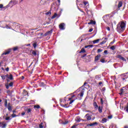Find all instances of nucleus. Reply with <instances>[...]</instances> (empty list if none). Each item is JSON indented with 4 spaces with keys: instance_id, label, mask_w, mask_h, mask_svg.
Returning a JSON list of instances; mask_svg holds the SVG:
<instances>
[{
    "instance_id": "f257e3e1",
    "label": "nucleus",
    "mask_w": 128,
    "mask_h": 128,
    "mask_svg": "<svg viewBox=\"0 0 128 128\" xmlns=\"http://www.w3.org/2000/svg\"><path fill=\"white\" fill-rule=\"evenodd\" d=\"M126 22L122 20L120 22L116 25V30L119 34H122L124 30H126Z\"/></svg>"
},
{
    "instance_id": "f03ea898",
    "label": "nucleus",
    "mask_w": 128,
    "mask_h": 128,
    "mask_svg": "<svg viewBox=\"0 0 128 128\" xmlns=\"http://www.w3.org/2000/svg\"><path fill=\"white\" fill-rule=\"evenodd\" d=\"M121 78L123 82H128L126 80L128 78V73H125L121 74Z\"/></svg>"
},
{
    "instance_id": "7ed1b4c3",
    "label": "nucleus",
    "mask_w": 128,
    "mask_h": 128,
    "mask_svg": "<svg viewBox=\"0 0 128 128\" xmlns=\"http://www.w3.org/2000/svg\"><path fill=\"white\" fill-rule=\"evenodd\" d=\"M4 106L5 108H8V110L10 112L12 110V106H10V103H8V100H6L4 101Z\"/></svg>"
},
{
    "instance_id": "20e7f679",
    "label": "nucleus",
    "mask_w": 128,
    "mask_h": 128,
    "mask_svg": "<svg viewBox=\"0 0 128 128\" xmlns=\"http://www.w3.org/2000/svg\"><path fill=\"white\" fill-rule=\"evenodd\" d=\"M10 52H12V49L9 48L2 53V56H6V54H10Z\"/></svg>"
},
{
    "instance_id": "39448f33",
    "label": "nucleus",
    "mask_w": 128,
    "mask_h": 128,
    "mask_svg": "<svg viewBox=\"0 0 128 128\" xmlns=\"http://www.w3.org/2000/svg\"><path fill=\"white\" fill-rule=\"evenodd\" d=\"M0 128H6V126H8V124L6 123V122H0Z\"/></svg>"
},
{
    "instance_id": "423d86ee",
    "label": "nucleus",
    "mask_w": 128,
    "mask_h": 128,
    "mask_svg": "<svg viewBox=\"0 0 128 128\" xmlns=\"http://www.w3.org/2000/svg\"><path fill=\"white\" fill-rule=\"evenodd\" d=\"M64 26L66 24L64 23H61L59 24V28L62 30H65Z\"/></svg>"
},
{
    "instance_id": "0eeeda50",
    "label": "nucleus",
    "mask_w": 128,
    "mask_h": 128,
    "mask_svg": "<svg viewBox=\"0 0 128 128\" xmlns=\"http://www.w3.org/2000/svg\"><path fill=\"white\" fill-rule=\"evenodd\" d=\"M14 86V82H10L9 84H6L5 86H6V88L8 90L10 86Z\"/></svg>"
},
{
    "instance_id": "6e6552de",
    "label": "nucleus",
    "mask_w": 128,
    "mask_h": 128,
    "mask_svg": "<svg viewBox=\"0 0 128 128\" xmlns=\"http://www.w3.org/2000/svg\"><path fill=\"white\" fill-rule=\"evenodd\" d=\"M85 117L86 118L87 120H92V116L90 114H87L85 115Z\"/></svg>"
},
{
    "instance_id": "1a4fd4ad",
    "label": "nucleus",
    "mask_w": 128,
    "mask_h": 128,
    "mask_svg": "<svg viewBox=\"0 0 128 128\" xmlns=\"http://www.w3.org/2000/svg\"><path fill=\"white\" fill-rule=\"evenodd\" d=\"M78 100V98L76 97L74 99H72V97L68 98V100H70V102L69 103V104H72V102H74V100Z\"/></svg>"
},
{
    "instance_id": "9d476101",
    "label": "nucleus",
    "mask_w": 128,
    "mask_h": 128,
    "mask_svg": "<svg viewBox=\"0 0 128 128\" xmlns=\"http://www.w3.org/2000/svg\"><path fill=\"white\" fill-rule=\"evenodd\" d=\"M52 34V29L50 31L46 32L44 34V36H50V34Z\"/></svg>"
},
{
    "instance_id": "9b49d317",
    "label": "nucleus",
    "mask_w": 128,
    "mask_h": 128,
    "mask_svg": "<svg viewBox=\"0 0 128 128\" xmlns=\"http://www.w3.org/2000/svg\"><path fill=\"white\" fill-rule=\"evenodd\" d=\"M117 58H119L120 60H123V62H126V60L124 58L122 57V55H118L117 56Z\"/></svg>"
},
{
    "instance_id": "f8f14e48",
    "label": "nucleus",
    "mask_w": 128,
    "mask_h": 128,
    "mask_svg": "<svg viewBox=\"0 0 128 128\" xmlns=\"http://www.w3.org/2000/svg\"><path fill=\"white\" fill-rule=\"evenodd\" d=\"M98 124L96 122H94L93 123H90L88 125V126H98Z\"/></svg>"
},
{
    "instance_id": "ddd939ff",
    "label": "nucleus",
    "mask_w": 128,
    "mask_h": 128,
    "mask_svg": "<svg viewBox=\"0 0 128 128\" xmlns=\"http://www.w3.org/2000/svg\"><path fill=\"white\" fill-rule=\"evenodd\" d=\"M100 54H98L95 57L94 62H98L100 58Z\"/></svg>"
},
{
    "instance_id": "4468645a",
    "label": "nucleus",
    "mask_w": 128,
    "mask_h": 128,
    "mask_svg": "<svg viewBox=\"0 0 128 128\" xmlns=\"http://www.w3.org/2000/svg\"><path fill=\"white\" fill-rule=\"evenodd\" d=\"M96 21H94L92 20H90V22H88V24H92L93 26L96 25Z\"/></svg>"
},
{
    "instance_id": "2eb2a0df",
    "label": "nucleus",
    "mask_w": 128,
    "mask_h": 128,
    "mask_svg": "<svg viewBox=\"0 0 128 128\" xmlns=\"http://www.w3.org/2000/svg\"><path fill=\"white\" fill-rule=\"evenodd\" d=\"M119 94H120V96H122V94H124V88H122L120 90V92L119 93Z\"/></svg>"
},
{
    "instance_id": "dca6fc26",
    "label": "nucleus",
    "mask_w": 128,
    "mask_h": 128,
    "mask_svg": "<svg viewBox=\"0 0 128 128\" xmlns=\"http://www.w3.org/2000/svg\"><path fill=\"white\" fill-rule=\"evenodd\" d=\"M122 88L124 90V94H128V87H122Z\"/></svg>"
},
{
    "instance_id": "f3484780",
    "label": "nucleus",
    "mask_w": 128,
    "mask_h": 128,
    "mask_svg": "<svg viewBox=\"0 0 128 128\" xmlns=\"http://www.w3.org/2000/svg\"><path fill=\"white\" fill-rule=\"evenodd\" d=\"M55 18H60V16H58V14L56 13H54V15L52 16L51 18L52 20H54Z\"/></svg>"
},
{
    "instance_id": "a211bd4d",
    "label": "nucleus",
    "mask_w": 128,
    "mask_h": 128,
    "mask_svg": "<svg viewBox=\"0 0 128 128\" xmlns=\"http://www.w3.org/2000/svg\"><path fill=\"white\" fill-rule=\"evenodd\" d=\"M61 106H62V108H68L70 107V106H68V104H60Z\"/></svg>"
},
{
    "instance_id": "6ab92c4d",
    "label": "nucleus",
    "mask_w": 128,
    "mask_h": 128,
    "mask_svg": "<svg viewBox=\"0 0 128 128\" xmlns=\"http://www.w3.org/2000/svg\"><path fill=\"white\" fill-rule=\"evenodd\" d=\"M8 79L10 80H14V76H12V74H10L8 77Z\"/></svg>"
},
{
    "instance_id": "aec40b11",
    "label": "nucleus",
    "mask_w": 128,
    "mask_h": 128,
    "mask_svg": "<svg viewBox=\"0 0 128 128\" xmlns=\"http://www.w3.org/2000/svg\"><path fill=\"white\" fill-rule=\"evenodd\" d=\"M98 110L100 114L102 112V106H99L98 108Z\"/></svg>"
},
{
    "instance_id": "412c9836",
    "label": "nucleus",
    "mask_w": 128,
    "mask_h": 128,
    "mask_svg": "<svg viewBox=\"0 0 128 128\" xmlns=\"http://www.w3.org/2000/svg\"><path fill=\"white\" fill-rule=\"evenodd\" d=\"M84 90H82L79 94H78V96H80V98H82L84 96Z\"/></svg>"
},
{
    "instance_id": "4be33fe9",
    "label": "nucleus",
    "mask_w": 128,
    "mask_h": 128,
    "mask_svg": "<svg viewBox=\"0 0 128 128\" xmlns=\"http://www.w3.org/2000/svg\"><path fill=\"white\" fill-rule=\"evenodd\" d=\"M93 105L95 108L97 109L98 108V104H96V102H94Z\"/></svg>"
},
{
    "instance_id": "5701e85b",
    "label": "nucleus",
    "mask_w": 128,
    "mask_h": 128,
    "mask_svg": "<svg viewBox=\"0 0 128 128\" xmlns=\"http://www.w3.org/2000/svg\"><path fill=\"white\" fill-rule=\"evenodd\" d=\"M108 122V119L106 118H103L102 120V124H104V122Z\"/></svg>"
},
{
    "instance_id": "b1692460",
    "label": "nucleus",
    "mask_w": 128,
    "mask_h": 128,
    "mask_svg": "<svg viewBox=\"0 0 128 128\" xmlns=\"http://www.w3.org/2000/svg\"><path fill=\"white\" fill-rule=\"evenodd\" d=\"M100 39H97L93 41V44H98L100 41Z\"/></svg>"
},
{
    "instance_id": "393cba45",
    "label": "nucleus",
    "mask_w": 128,
    "mask_h": 128,
    "mask_svg": "<svg viewBox=\"0 0 128 128\" xmlns=\"http://www.w3.org/2000/svg\"><path fill=\"white\" fill-rule=\"evenodd\" d=\"M94 46V45L92 44H90V45H88L84 46L85 48H92Z\"/></svg>"
},
{
    "instance_id": "a878e982",
    "label": "nucleus",
    "mask_w": 128,
    "mask_h": 128,
    "mask_svg": "<svg viewBox=\"0 0 128 128\" xmlns=\"http://www.w3.org/2000/svg\"><path fill=\"white\" fill-rule=\"evenodd\" d=\"M122 2H120L118 4V8H122Z\"/></svg>"
},
{
    "instance_id": "bb28decb",
    "label": "nucleus",
    "mask_w": 128,
    "mask_h": 128,
    "mask_svg": "<svg viewBox=\"0 0 128 128\" xmlns=\"http://www.w3.org/2000/svg\"><path fill=\"white\" fill-rule=\"evenodd\" d=\"M84 53L86 52V50H84V48H82L81 50L79 52V54H82V53Z\"/></svg>"
},
{
    "instance_id": "cd10ccee",
    "label": "nucleus",
    "mask_w": 128,
    "mask_h": 128,
    "mask_svg": "<svg viewBox=\"0 0 128 128\" xmlns=\"http://www.w3.org/2000/svg\"><path fill=\"white\" fill-rule=\"evenodd\" d=\"M83 4L84 6H90V4H88V1H84L83 2Z\"/></svg>"
},
{
    "instance_id": "c85d7f7f",
    "label": "nucleus",
    "mask_w": 128,
    "mask_h": 128,
    "mask_svg": "<svg viewBox=\"0 0 128 128\" xmlns=\"http://www.w3.org/2000/svg\"><path fill=\"white\" fill-rule=\"evenodd\" d=\"M124 110L126 112H128V102L127 103V106L124 107Z\"/></svg>"
},
{
    "instance_id": "c756f323",
    "label": "nucleus",
    "mask_w": 128,
    "mask_h": 128,
    "mask_svg": "<svg viewBox=\"0 0 128 128\" xmlns=\"http://www.w3.org/2000/svg\"><path fill=\"white\" fill-rule=\"evenodd\" d=\"M96 80H100V75H97L95 76Z\"/></svg>"
},
{
    "instance_id": "7c9ffc66",
    "label": "nucleus",
    "mask_w": 128,
    "mask_h": 128,
    "mask_svg": "<svg viewBox=\"0 0 128 128\" xmlns=\"http://www.w3.org/2000/svg\"><path fill=\"white\" fill-rule=\"evenodd\" d=\"M34 108H38V109L40 108V105H38V104L34 105Z\"/></svg>"
},
{
    "instance_id": "2f4dec72",
    "label": "nucleus",
    "mask_w": 128,
    "mask_h": 128,
    "mask_svg": "<svg viewBox=\"0 0 128 128\" xmlns=\"http://www.w3.org/2000/svg\"><path fill=\"white\" fill-rule=\"evenodd\" d=\"M32 54H33V56H36V50H32Z\"/></svg>"
},
{
    "instance_id": "473e14b6",
    "label": "nucleus",
    "mask_w": 128,
    "mask_h": 128,
    "mask_svg": "<svg viewBox=\"0 0 128 128\" xmlns=\"http://www.w3.org/2000/svg\"><path fill=\"white\" fill-rule=\"evenodd\" d=\"M33 46L34 48H36V46H37V44H36V42L34 43L33 44Z\"/></svg>"
},
{
    "instance_id": "72a5a7b5",
    "label": "nucleus",
    "mask_w": 128,
    "mask_h": 128,
    "mask_svg": "<svg viewBox=\"0 0 128 128\" xmlns=\"http://www.w3.org/2000/svg\"><path fill=\"white\" fill-rule=\"evenodd\" d=\"M76 118H77V120H76V122H80L81 120L80 118V117L78 116Z\"/></svg>"
},
{
    "instance_id": "f704fd0d",
    "label": "nucleus",
    "mask_w": 128,
    "mask_h": 128,
    "mask_svg": "<svg viewBox=\"0 0 128 128\" xmlns=\"http://www.w3.org/2000/svg\"><path fill=\"white\" fill-rule=\"evenodd\" d=\"M26 110L27 111L28 114H30V112H32V109L28 108L27 110Z\"/></svg>"
},
{
    "instance_id": "c9c22d12",
    "label": "nucleus",
    "mask_w": 128,
    "mask_h": 128,
    "mask_svg": "<svg viewBox=\"0 0 128 128\" xmlns=\"http://www.w3.org/2000/svg\"><path fill=\"white\" fill-rule=\"evenodd\" d=\"M18 46H16L13 48V50L14 52H16V50H18Z\"/></svg>"
},
{
    "instance_id": "e433bc0d",
    "label": "nucleus",
    "mask_w": 128,
    "mask_h": 128,
    "mask_svg": "<svg viewBox=\"0 0 128 128\" xmlns=\"http://www.w3.org/2000/svg\"><path fill=\"white\" fill-rule=\"evenodd\" d=\"M42 124H44L42 122H41L40 124H39V128H44V126H42Z\"/></svg>"
},
{
    "instance_id": "4c0bfd02",
    "label": "nucleus",
    "mask_w": 128,
    "mask_h": 128,
    "mask_svg": "<svg viewBox=\"0 0 128 128\" xmlns=\"http://www.w3.org/2000/svg\"><path fill=\"white\" fill-rule=\"evenodd\" d=\"M106 42V40H104L103 42H100V44L102 46V44H104Z\"/></svg>"
},
{
    "instance_id": "58836bf2",
    "label": "nucleus",
    "mask_w": 128,
    "mask_h": 128,
    "mask_svg": "<svg viewBox=\"0 0 128 128\" xmlns=\"http://www.w3.org/2000/svg\"><path fill=\"white\" fill-rule=\"evenodd\" d=\"M110 50H116V47L114 46H112L110 48Z\"/></svg>"
},
{
    "instance_id": "ea45409f",
    "label": "nucleus",
    "mask_w": 128,
    "mask_h": 128,
    "mask_svg": "<svg viewBox=\"0 0 128 128\" xmlns=\"http://www.w3.org/2000/svg\"><path fill=\"white\" fill-rule=\"evenodd\" d=\"M76 98V95L73 94L71 96V98L72 100H74V98Z\"/></svg>"
},
{
    "instance_id": "a19ab883",
    "label": "nucleus",
    "mask_w": 128,
    "mask_h": 128,
    "mask_svg": "<svg viewBox=\"0 0 128 128\" xmlns=\"http://www.w3.org/2000/svg\"><path fill=\"white\" fill-rule=\"evenodd\" d=\"M12 118H16V116H18V115H16L14 114H12Z\"/></svg>"
},
{
    "instance_id": "79ce46f5",
    "label": "nucleus",
    "mask_w": 128,
    "mask_h": 128,
    "mask_svg": "<svg viewBox=\"0 0 128 128\" xmlns=\"http://www.w3.org/2000/svg\"><path fill=\"white\" fill-rule=\"evenodd\" d=\"M68 124V121H65L64 122H62V124Z\"/></svg>"
},
{
    "instance_id": "37998d69",
    "label": "nucleus",
    "mask_w": 128,
    "mask_h": 128,
    "mask_svg": "<svg viewBox=\"0 0 128 128\" xmlns=\"http://www.w3.org/2000/svg\"><path fill=\"white\" fill-rule=\"evenodd\" d=\"M46 16L50 15V14H52V12H50V11H49V12H46Z\"/></svg>"
},
{
    "instance_id": "c03bdc74",
    "label": "nucleus",
    "mask_w": 128,
    "mask_h": 128,
    "mask_svg": "<svg viewBox=\"0 0 128 128\" xmlns=\"http://www.w3.org/2000/svg\"><path fill=\"white\" fill-rule=\"evenodd\" d=\"M40 84L41 86H46V84H44V82H42L41 83H40Z\"/></svg>"
},
{
    "instance_id": "a18cd8bd",
    "label": "nucleus",
    "mask_w": 128,
    "mask_h": 128,
    "mask_svg": "<svg viewBox=\"0 0 128 128\" xmlns=\"http://www.w3.org/2000/svg\"><path fill=\"white\" fill-rule=\"evenodd\" d=\"M100 62L102 63L106 62V60L104 58H102L100 60Z\"/></svg>"
},
{
    "instance_id": "49530a36",
    "label": "nucleus",
    "mask_w": 128,
    "mask_h": 128,
    "mask_svg": "<svg viewBox=\"0 0 128 128\" xmlns=\"http://www.w3.org/2000/svg\"><path fill=\"white\" fill-rule=\"evenodd\" d=\"M102 52V50L99 48L97 52L100 53V52Z\"/></svg>"
},
{
    "instance_id": "de8ad7c7",
    "label": "nucleus",
    "mask_w": 128,
    "mask_h": 128,
    "mask_svg": "<svg viewBox=\"0 0 128 128\" xmlns=\"http://www.w3.org/2000/svg\"><path fill=\"white\" fill-rule=\"evenodd\" d=\"M1 78H2V80H6V76H4V75H3V76H1Z\"/></svg>"
},
{
    "instance_id": "09e8293b",
    "label": "nucleus",
    "mask_w": 128,
    "mask_h": 128,
    "mask_svg": "<svg viewBox=\"0 0 128 128\" xmlns=\"http://www.w3.org/2000/svg\"><path fill=\"white\" fill-rule=\"evenodd\" d=\"M6 120H10V116H7L6 117V118H5Z\"/></svg>"
},
{
    "instance_id": "8fccbe9b",
    "label": "nucleus",
    "mask_w": 128,
    "mask_h": 128,
    "mask_svg": "<svg viewBox=\"0 0 128 128\" xmlns=\"http://www.w3.org/2000/svg\"><path fill=\"white\" fill-rule=\"evenodd\" d=\"M100 103L101 104H104V100H102V98H100Z\"/></svg>"
},
{
    "instance_id": "3c124183",
    "label": "nucleus",
    "mask_w": 128,
    "mask_h": 128,
    "mask_svg": "<svg viewBox=\"0 0 128 128\" xmlns=\"http://www.w3.org/2000/svg\"><path fill=\"white\" fill-rule=\"evenodd\" d=\"M108 118H109V120H110V119L112 118V115L108 116Z\"/></svg>"
},
{
    "instance_id": "603ef678",
    "label": "nucleus",
    "mask_w": 128,
    "mask_h": 128,
    "mask_svg": "<svg viewBox=\"0 0 128 128\" xmlns=\"http://www.w3.org/2000/svg\"><path fill=\"white\" fill-rule=\"evenodd\" d=\"M86 56V54H84L81 56V58H85Z\"/></svg>"
},
{
    "instance_id": "864d4df0",
    "label": "nucleus",
    "mask_w": 128,
    "mask_h": 128,
    "mask_svg": "<svg viewBox=\"0 0 128 128\" xmlns=\"http://www.w3.org/2000/svg\"><path fill=\"white\" fill-rule=\"evenodd\" d=\"M25 115H26V112H22L21 114V116H25Z\"/></svg>"
},
{
    "instance_id": "5fc2aeb1",
    "label": "nucleus",
    "mask_w": 128,
    "mask_h": 128,
    "mask_svg": "<svg viewBox=\"0 0 128 128\" xmlns=\"http://www.w3.org/2000/svg\"><path fill=\"white\" fill-rule=\"evenodd\" d=\"M116 40H114L112 42H110V44H114Z\"/></svg>"
},
{
    "instance_id": "6e6d98bb",
    "label": "nucleus",
    "mask_w": 128,
    "mask_h": 128,
    "mask_svg": "<svg viewBox=\"0 0 128 128\" xmlns=\"http://www.w3.org/2000/svg\"><path fill=\"white\" fill-rule=\"evenodd\" d=\"M92 30H94V29L92 28H90L88 30L89 32H92Z\"/></svg>"
},
{
    "instance_id": "4d7b16f0",
    "label": "nucleus",
    "mask_w": 128,
    "mask_h": 128,
    "mask_svg": "<svg viewBox=\"0 0 128 128\" xmlns=\"http://www.w3.org/2000/svg\"><path fill=\"white\" fill-rule=\"evenodd\" d=\"M98 68V66H96L94 67V68H92L91 70V71L94 70H96V68Z\"/></svg>"
},
{
    "instance_id": "13d9d810",
    "label": "nucleus",
    "mask_w": 128,
    "mask_h": 128,
    "mask_svg": "<svg viewBox=\"0 0 128 128\" xmlns=\"http://www.w3.org/2000/svg\"><path fill=\"white\" fill-rule=\"evenodd\" d=\"M4 8V5L2 4H0V8Z\"/></svg>"
},
{
    "instance_id": "bf43d9fd",
    "label": "nucleus",
    "mask_w": 128,
    "mask_h": 128,
    "mask_svg": "<svg viewBox=\"0 0 128 128\" xmlns=\"http://www.w3.org/2000/svg\"><path fill=\"white\" fill-rule=\"evenodd\" d=\"M71 128H76V125H74L71 127Z\"/></svg>"
},
{
    "instance_id": "052dcab7",
    "label": "nucleus",
    "mask_w": 128,
    "mask_h": 128,
    "mask_svg": "<svg viewBox=\"0 0 128 128\" xmlns=\"http://www.w3.org/2000/svg\"><path fill=\"white\" fill-rule=\"evenodd\" d=\"M6 72H8V70H10V68H8V67L7 68H6Z\"/></svg>"
},
{
    "instance_id": "680f3d73",
    "label": "nucleus",
    "mask_w": 128,
    "mask_h": 128,
    "mask_svg": "<svg viewBox=\"0 0 128 128\" xmlns=\"http://www.w3.org/2000/svg\"><path fill=\"white\" fill-rule=\"evenodd\" d=\"M5 76V78H8V76H8V74H6V76Z\"/></svg>"
},
{
    "instance_id": "e2e57ef3",
    "label": "nucleus",
    "mask_w": 128,
    "mask_h": 128,
    "mask_svg": "<svg viewBox=\"0 0 128 128\" xmlns=\"http://www.w3.org/2000/svg\"><path fill=\"white\" fill-rule=\"evenodd\" d=\"M58 6H60V0H58Z\"/></svg>"
},
{
    "instance_id": "0e129e2a",
    "label": "nucleus",
    "mask_w": 128,
    "mask_h": 128,
    "mask_svg": "<svg viewBox=\"0 0 128 128\" xmlns=\"http://www.w3.org/2000/svg\"><path fill=\"white\" fill-rule=\"evenodd\" d=\"M102 92H104L106 90V88L105 87L103 88H102Z\"/></svg>"
},
{
    "instance_id": "69168bd1",
    "label": "nucleus",
    "mask_w": 128,
    "mask_h": 128,
    "mask_svg": "<svg viewBox=\"0 0 128 128\" xmlns=\"http://www.w3.org/2000/svg\"><path fill=\"white\" fill-rule=\"evenodd\" d=\"M104 54H108V50H106L104 51Z\"/></svg>"
},
{
    "instance_id": "338daca9",
    "label": "nucleus",
    "mask_w": 128,
    "mask_h": 128,
    "mask_svg": "<svg viewBox=\"0 0 128 128\" xmlns=\"http://www.w3.org/2000/svg\"><path fill=\"white\" fill-rule=\"evenodd\" d=\"M99 86H100L101 84H102V82H100L98 83Z\"/></svg>"
},
{
    "instance_id": "774afa93",
    "label": "nucleus",
    "mask_w": 128,
    "mask_h": 128,
    "mask_svg": "<svg viewBox=\"0 0 128 128\" xmlns=\"http://www.w3.org/2000/svg\"><path fill=\"white\" fill-rule=\"evenodd\" d=\"M124 128H128V126H124Z\"/></svg>"
}]
</instances>
